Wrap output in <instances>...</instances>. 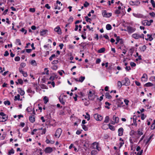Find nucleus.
<instances>
[{"label":"nucleus","instance_id":"obj_1","mask_svg":"<svg viewBox=\"0 0 155 155\" xmlns=\"http://www.w3.org/2000/svg\"><path fill=\"white\" fill-rule=\"evenodd\" d=\"M88 98L90 100H94L95 98V95L94 91L90 90L88 94Z\"/></svg>","mask_w":155,"mask_h":155},{"label":"nucleus","instance_id":"obj_2","mask_svg":"<svg viewBox=\"0 0 155 155\" xmlns=\"http://www.w3.org/2000/svg\"><path fill=\"white\" fill-rule=\"evenodd\" d=\"M62 132V130L61 128H58V129L55 133V134L54 135L55 137L56 138H58L60 137Z\"/></svg>","mask_w":155,"mask_h":155},{"label":"nucleus","instance_id":"obj_3","mask_svg":"<svg viewBox=\"0 0 155 155\" xmlns=\"http://www.w3.org/2000/svg\"><path fill=\"white\" fill-rule=\"evenodd\" d=\"M92 147L93 149H96L98 151H100L101 150V148L99 146L98 143L95 142L92 144Z\"/></svg>","mask_w":155,"mask_h":155},{"label":"nucleus","instance_id":"obj_4","mask_svg":"<svg viewBox=\"0 0 155 155\" xmlns=\"http://www.w3.org/2000/svg\"><path fill=\"white\" fill-rule=\"evenodd\" d=\"M0 115L2 116V117H0V119H2L1 120L2 122L6 121L7 119V116L3 112H2L0 113Z\"/></svg>","mask_w":155,"mask_h":155},{"label":"nucleus","instance_id":"obj_5","mask_svg":"<svg viewBox=\"0 0 155 155\" xmlns=\"http://www.w3.org/2000/svg\"><path fill=\"white\" fill-rule=\"evenodd\" d=\"M143 129H139L137 130L136 133L137 136L136 137L139 138L140 136L143 134Z\"/></svg>","mask_w":155,"mask_h":155},{"label":"nucleus","instance_id":"obj_6","mask_svg":"<svg viewBox=\"0 0 155 155\" xmlns=\"http://www.w3.org/2000/svg\"><path fill=\"white\" fill-rule=\"evenodd\" d=\"M102 15L104 17H110L111 16L112 14L110 13H107L106 10H104L102 12Z\"/></svg>","mask_w":155,"mask_h":155},{"label":"nucleus","instance_id":"obj_7","mask_svg":"<svg viewBox=\"0 0 155 155\" xmlns=\"http://www.w3.org/2000/svg\"><path fill=\"white\" fill-rule=\"evenodd\" d=\"M94 117L95 119L97 120L101 121L103 119L102 116L97 114H94Z\"/></svg>","mask_w":155,"mask_h":155},{"label":"nucleus","instance_id":"obj_8","mask_svg":"<svg viewBox=\"0 0 155 155\" xmlns=\"http://www.w3.org/2000/svg\"><path fill=\"white\" fill-rule=\"evenodd\" d=\"M122 82L123 83V85L127 86L130 84L129 79L127 78H124V80L122 81Z\"/></svg>","mask_w":155,"mask_h":155},{"label":"nucleus","instance_id":"obj_9","mask_svg":"<svg viewBox=\"0 0 155 155\" xmlns=\"http://www.w3.org/2000/svg\"><path fill=\"white\" fill-rule=\"evenodd\" d=\"M53 151V148L50 147H46L45 150V151L46 153H50Z\"/></svg>","mask_w":155,"mask_h":155},{"label":"nucleus","instance_id":"obj_10","mask_svg":"<svg viewBox=\"0 0 155 155\" xmlns=\"http://www.w3.org/2000/svg\"><path fill=\"white\" fill-rule=\"evenodd\" d=\"M117 107H121L123 106V104L124 103L123 101H121V100L120 99H117Z\"/></svg>","mask_w":155,"mask_h":155},{"label":"nucleus","instance_id":"obj_11","mask_svg":"<svg viewBox=\"0 0 155 155\" xmlns=\"http://www.w3.org/2000/svg\"><path fill=\"white\" fill-rule=\"evenodd\" d=\"M130 4L131 5H138L140 4L139 1H136L134 2L131 1L130 2Z\"/></svg>","mask_w":155,"mask_h":155},{"label":"nucleus","instance_id":"obj_12","mask_svg":"<svg viewBox=\"0 0 155 155\" xmlns=\"http://www.w3.org/2000/svg\"><path fill=\"white\" fill-rule=\"evenodd\" d=\"M54 31L57 32L59 35H61V29L59 26H57L54 29Z\"/></svg>","mask_w":155,"mask_h":155},{"label":"nucleus","instance_id":"obj_13","mask_svg":"<svg viewBox=\"0 0 155 155\" xmlns=\"http://www.w3.org/2000/svg\"><path fill=\"white\" fill-rule=\"evenodd\" d=\"M154 135L153 134H152L146 140H144V141L145 142V145H147L151 141V139Z\"/></svg>","mask_w":155,"mask_h":155},{"label":"nucleus","instance_id":"obj_14","mask_svg":"<svg viewBox=\"0 0 155 155\" xmlns=\"http://www.w3.org/2000/svg\"><path fill=\"white\" fill-rule=\"evenodd\" d=\"M127 30L129 32L132 33L136 30V29L133 28L131 26H128L127 28Z\"/></svg>","mask_w":155,"mask_h":155},{"label":"nucleus","instance_id":"obj_15","mask_svg":"<svg viewBox=\"0 0 155 155\" xmlns=\"http://www.w3.org/2000/svg\"><path fill=\"white\" fill-rule=\"evenodd\" d=\"M124 129L122 127H120L118 130V135L119 136H122L123 135Z\"/></svg>","mask_w":155,"mask_h":155},{"label":"nucleus","instance_id":"obj_16","mask_svg":"<svg viewBox=\"0 0 155 155\" xmlns=\"http://www.w3.org/2000/svg\"><path fill=\"white\" fill-rule=\"evenodd\" d=\"M147 79V76L146 74H144L142 78L141 81H146Z\"/></svg>","mask_w":155,"mask_h":155},{"label":"nucleus","instance_id":"obj_17","mask_svg":"<svg viewBox=\"0 0 155 155\" xmlns=\"http://www.w3.org/2000/svg\"><path fill=\"white\" fill-rule=\"evenodd\" d=\"M29 120L31 122L34 123L35 121V116L32 115L29 116Z\"/></svg>","mask_w":155,"mask_h":155},{"label":"nucleus","instance_id":"obj_18","mask_svg":"<svg viewBox=\"0 0 155 155\" xmlns=\"http://www.w3.org/2000/svg\"><path fill=\"white\" fill-rule=\"evenodd\" d=\"M18 93L21 96H23L25 94L24 91L21 88H18Z\"/></svg>","mask_w":155,"mask_h":155},{"label":"nucleus","instance_id":"obj_19","mask_svg":"<svg viewBox=\"0 0 155 155\" xmlns=\"http://www.w3.org/2000/svg\"><path fill=\"white\" fill-rule=\"evenodd\" d=\"M59 100L60 102L63 105L65 104V101L64 100V98L63 97L60 96L59 97Z\"/></svg>","mask_w":155,"mask_h":155},{"label":"nucleus","instance_id":"obj_20","mask_svg":"<svg viewBox=\"0 0 155 155\" xmlns=\"http://www.w3.org/2000/svg\"><path fill=\"white\" fill-rule=\"evenodd\" d=\"M132 37L136 39H138L140 38L139 35L137 33H134L132 35Z\"/></svg>","mask_w":155,"mask_h":155},{"label":"nucleus","instance_id":"obj_21","mask_svg":"<svg viewBox=\"0 0 155 155\" xmlns=\"http://www.w3.org/2000/svg\"><path fill=\"white\" fill-rule=\"evenodd\" d=\"M136 132L134 131V130H132L130 132V136H131L132 137H134V136L136 137Z\"/></svg>","mask_w":155,"mask_h":155},{"label":"nucleus","instance_id":"obj_22","mask_svg":"<svg viewBox=\"0 0 155 155\" xmlns=\"http://www.w3.org/2000/svg\"><path fill=\"white\" fill-rule=\"evenodd\" d=\"M147 36L148 37V38H145V39L147 40H149L150 41H151L153 40V38L151 36V35L149 34H147Z\"/></svg>","mask_w":155,"mask_h":155},{"label":"nucleus","instance_id":"obj_23","mask_svg":"<svg viewBox=\"0 0 155 155\" xmlns=\"http://www.w3.org/2000/svg\"><path fill=\"white\" fill-rule=\"evenodd\" d=\"M105 51V48H102L98 50L97 52L98 53H101L104 52Z\"/></svg>","mask_w":155,"mask_h":155},{"label":"nucleus","instance_id":"obj_24","mask_svg":"<svg viewBox=\"0 0 155 155\" xmlns=\"http://www.w3.org/2000/svg\"><path fill=\"white\" fill-rule=\"evenodd\" d=\"M87 115H83V116H84V118L86 119H87V120L88 121L90 120V116L89 114H88L87 113H86Z\"/></svg>","mask_w":155,"mask_h":155},{"label":"nucleus","instance_id":"obj_25","mask_svg":"<svg viewBox=\"0 0 155 155\" xmlns=\"http://www.w3.org/2000/svg\"><path fill=\"white\" fill-rule=\"evenodd\" d=\"M48 98L47 97L45 96L44 97L43 100L44 101V103L45 104H46L47 103L48 101Z\"/></svg>","mask_w":155,"mask_h":155},{"label":"nucleus","instance_id":"obj_26","mask_svg":"<svg viewBox=\"0 0 155 155\" xmlns=\"http://www.w3.org/2000/svg\"><path fill=\"white\" fill-rule=\"evenodd\" d=\"M85 78V77H84L81 76L79 78L78 81L81 82H82L84 80Z\"/></svg>","mask_w":155,"mask_h":155},{"label":"nucleus","instance_id":"obj_27","mask_svg":"<svg viewBox=\"0 0 155 155\" xmlns=\"http://www.w3.org/2000/svg\"><path fill=\"white\" fill-rule=\"evenodd\" d=\"M114 120L115 121L116 123H118L119 122V118L118 117H113Z\"/></svg>","mask_w":155,"mask_h":155},{"label":"nucleus","instance_id":"obj_28","mask_svg":"<svg viewBox=\"0 0 155 155\" xmlns=\"http://www.w3.org/2000/svg\"><path fill=\"white\" fill-rule=\"evenodd\" d=\"M20 96L19 94H18L17 96H15L14 100L16 101L17 100H19L20 99Z\"/></svg>","mask_w":155,"mask_h":155},{"label":"nucleus","instance_id":"obj_29","mask_svg":"<svg viewBox=\"0 0 155 155\" xmlns=\"http://www.w3.org/2000/svg\"><path fill=\"white\" fill-rule=\"evenodd\" d=\"M109 118L108 116H107L105 117L104 121V122L105 123H107L109 121Z\"/></svg>","mask_w":155,"mask_h":155},{"label":"nucleus","instance_id":"obj_30","mask_svg":"<svg viewBox=\"0 0 155 155\" xmlns=\"http://www.w3.org/2000/svg\"><path fill=\"white\" fill-rule=\"evenodd\" d=\"M106 28L107 30H110L111 29L112 27L110 24H107L106 26Z\"/></svg>","mask_w":155,"mask_h":155},{"label":"nucleus","instance_id":"obj_31","mask_svg":"<svg viewBox=\"0 0 155 155\" xmlns=\"http://www.w3.org/2000/svg\"><path fill=\"white\" fill-rule=\"evenodd\" d=\"M145 85L146 87H148L153 86V84L150 82H148Z\"/></svg>","mask_w":155,"mask_h":155},{"label":"nucleus","instance_id":"obj_32","mask_svg":"<svg viewBox=\"0 0 155 155\" xmlns=\"http://www.w3.org/2000/svg\"><path fill=\"white\" fill-rule=\"evenodd\" d=\"M105 96L107 98L111 99L112 98V96L110 95L109 93H107Z\"/></svg>","mask_w":155,"mask_h":155},{"label":"nucleus","instance_id":"obj_33","mask_svg":"<svg viewBox=\"0 0 155 155\" xmlns=\"http://www.w3.org/2000/svg\"><path fill=\"white\" fill-rule=\"evenodd\" d=\"M15 44H18L19 45H21V42L20 40L19 39H17L16 40Z\"/></svg>","mask_w":155,"mask_h":155},{"label":"nucleus","instance_id":"obj_34","mask_svg":"<svg viewBox=\"0 0 155 155\" xmlns=\"http://www.w3.org/2000/svg\"><path fill=\"white\" fill-rule=\"evenodd\" d=\"M47 31V30H44L41 31L40 32L41 35L42 36L46 34Z\"/></svg>","mask_w":155,"mask_h":155},{"label":"nucleus","instance_id":"obj_35","mask_svg":"<svg viewBox=\"0 0 155 155\" xmlns=\"http://www.w3.org/2000/svg\"><path fill=\"white\" fill-rule=\"evenodd\" d=\"M27 92L28 93H32L34 94L35 92L34 91H32L31 88H28L27 90Z\"/></svg>","mask_w":155,"mask_h":155},{"label":"nucleus","instance_id":"obj_36","mask_svg":"<svg viewBox=\"0 0 155 155\" xmlns=\"http://www.w3.org/2000/svg\"><path fill=\"white\" fill-rule=\"evenodd\" d=\"M97 153V152L96 150H93L91 152V155H95Z\"/></svg>","mask_w":155,"mask_h":155},{"label":"nucleus","instance_id":"obj_37","mask_svg":"<svg viewBox=\"0 0 155 155\" xmlns=\"http://www.w3.org/2000/svg\"><path fill=\"white\" fill-rule=\"evenodd\" d=\"M85 18L87 21H89L90 22V23H91V19L90 18H89L87 16H86L85 17Z\"/></svg>","mask_w":155,"mask_h":155},{"label":"nucleus","instance_id":"obj_38","mask_svg":"<svg viewBox=\"0 0 155 155\" xmlns=\"http://www.w3.org/2000/svg\"><path fill=\"white\" fill-rule=\"evenodd\" d=\"M31 64L33 65H35L36 66L37 65V63L35 60H33L31 61Z\"/></svg>","mask_w":155,"mask_h":155},{"label":"nucleus","instance_id":"obj_39","mask_svg":"<svg viewBox=\"0 0 155 155\" xmlns=\"http://www.w3.org/2000/svg\"><path fill=\"white\" fill-rule=\"evenodd\" d=\"M14 153V151L13 149L10 150L8 152V155H10L12 154H13Z\"/></svg>","mask_w":155,"mask_h":155},{"label":"nucleus","instance_id":"obj_40","mask_svg":"<svg viewBox=\"0 0 155 155\" xmlns=\"http://www.w3.org/2000/svg\"><path fill=\"white\" fill-rule=\"evenodd\" d=\"M146 49V45H144L142 46V47L140 48V49L141 51H144Z\"/></svg>","mask_w":155,"mask_h":155},{"label":"nucleus","instance_id":"obj_41","mask_svg":"<svg viewBox=\"0 0 155 155\" xmlns=\"http://www.w3.org/2000/svg\"><path fill=\"white\" fill-rule=\"evenodd\" d=\"M82 128L85 130L87 131L88 130V128L84 124L82 125Z\"/></svg>","mask_w":155,"mask_h":155},{"label":"nucleus","instance_id":"obj_42","mask_svg":"<svg viewBox=\"0 0 155 155\" xmlns=\"http://www.w3.org/2000/svg\"><path fill=\"white\" fill-rule=\"evenodd\" d=\"M4 104L5 105H9L10 104V101H5L4 102Z\"/></svg>","mask_w":155,"mask_h":155},{"label":"nucleus","instance_id":"obj_43","mask_svg":"<svg viewBox=\"0 0 155 155\" xmlns=\"http://www.w3.org/2000/svg\"><path fill=\"white\" fill-rule=\"evenodd\" d=\"M89 5V3L86 1L84 3V6L85 7H87Z\"/></svg>","mask_w":155,"mask_h":155},{"label":"nucleus","instance_id":"obj_44","mask_svg":"<svg viewBox=\"0 0 155 155\" xmlns=\"http://www.w3.org/2000/svg\"><path fill=\"white\" fill-rule=\"evenodd\" d=\"M117 85L120 88L122 85L121 82L120 81H118L117 82Z\"/></svg>","mask_w":155,"mask_h":155},{"label":"nucleus","instance_id":"obj_45","mask_svg":"<svg viewBox=\"0 0 155 155\" xmlns=\"http://www.w3.org/2000/svg\"><path fill=\"white\" fill-rule=\"evenodd\" d=\"M109 129H110L111 130H115V128L114 126L112 125H109Z\"/></svg>","mask_w":155,"mask_h":155},{"label":"nucleus","instance_id":"obj_46","mask_svg":"<svg viewBox=\"0 0 155 155\" xmlns=\"http://www.w3.org/2000/svg\"><path fill=\"white\" fill-rule=\"evenodd\" d=\"M41 87L42 89H45L47 88L46 86L44 84H41Z\"/></svg>","mask_w":155,"mask_h":155},{"label":"nucleus","instance_id":"obj_47","mask_svg":"<svg viewBox=\"0 0 155 155\" xmlns=\"http://www.w3.org/2000/svg\"><path fill=\"white\" fill-rule=\"evenodd\" d=\"M150 2L153 7V8H155V3L154 1L153 0H151Z\"/></svg>","mask_w":155,"mask_h":155},{"label":"nucleus","instance_id":"obj_48","mask_svg":"<svg viewBox=\"0 0 155 155\" xmlns=\"http://www.w3.org/2000/svg\"><path fill=\"white\" fill-rule=\"evenodd\" d=\"M130 64L131 66L132 67H135L136 66V64L134 62H131Z\"/></svg>","mask_w":155,"mask_h":155},{"label":"nucleus","instance_id":"obj_49","mask_svg":"<svg viewBox=\"0 0 155 155\" xmlns=\"http://www.w3.org/2000/svg\"><path fill=\"white\" fill-rule=\"evenodd\" d=\"M105 104L107 105L108 106H106V108H107V109H109L110 108V107H108V106H110V103H109L108 102H106L105 103Z\"/></svg>","mask_w":155,"mask_h":155},{"label":"nucleus","instance_id":"obj_50","mask_svg":"<svg viewBox=\"0 0 155 155\" xmlns=\"http://www.w3.org/2000/svg\"><path fill=\"white\" fill-rule=\"evenodd\" d=\"M20 57L17 56L15 58V60L16 61H20Z\"/></svg>","mask_w":155,"mask_h":155},{"label":"nucleus","instance_id":"obj_51","mask_svg":"<svg viewBox=\"0 0 155 155\" xmlns=\"http://www.w3.org/2000/svg\"><path fill=\"white\" fill-rule=\"evenodd\" d=\"M18 83L21 84H23V81L22 79H19L18 80Z\"/></svg>","mask_w":155,"mask_h":155},{"label":"nucleus","instance_id":"obj_52","mask_svg":"<svg viewBox=\"0 0 155 155\" xmlns=\"http://www.w3.org/2000/svg\"><path fill=\"white\" fill-rule=\"evenodd\" d=\"M41 130L42 129V133H41L42 134H45L46 131V129L45 128L42 129V128H41Z\"/></svg>","mask_w":155,"mask_h":155},{"label":"nucleus","instance_id":"obj_53","mask_svg":"<svg viewBox=\"0 0 155 155\" xmlns=\"http://www.w3.org/2000/svg\"><path fill=\"white\" fill-rule=\"evenodd\" d=\"M143 150H141L140 152H138L137 153L136 155H142L143 153Z\"/></svg>","mask_w":155,"mask_h":155},{"label":"nucleus","instance_id":"obj_54","mask_svg":"<svg viewBox=\"0 0 155 155\" xmlns=\"http://www.w3.org/2000/svg\"><path fill=\"white\" fill-rule=\"evenodd\" d=\"M73 17L71 16L69 18L68 20V21L70 22H72L73 21Z\"/></svg>","mask_w":155,"mask_h":155},{"label":"nucleus","instance_id":"obj_55","mask_svg":"<svg viewBox=\"0 0 155 155\" xmlns=\"http://www.w3.org/2000/svg\"><path fill=\"white\" fill-rule=\"evenodd\" d=\"M55 55L54 54H52L51 56L49 58V60L50 61H51L52 60L53 58L55 57Z\"/></svg>","mask_w":155,"mask_h":155},{"label":"nucleus","instance_id":"obj_56","mask_svg":"<svg viewBox=\"0 0 155 155\" xmlns=\"http://www.w3.org/2000/svg\"><path fill=\"white\" fill-rule=\"evenodd\" d=\"M29 11L32 12H35V9L34 8H31L29 9Z\"/></svg>","mask_w":155,"mask_h":155},{"label":"nucleus","instance_id":"obj_57","mask_svg":"<svg viewBox=\"0 0 155 155\" xmlns=\"http://www.w3.org/2000/svg\"><path fill=\"white\" fill-rule=\"evenodd\" d=\"M25 66H26V64L25 63H23V62L21 63L20 64V66L22 68H24V67H25Z\"/></svg>","mask_w":155,"mask_h":155},{"label":"nucleus","instance_id":"obj_58","mask_svg":"<svg viewBox=\"0 0 155 155\" xmlns=\"http://www.w3.org/2000/svg\"><path fill=\"white\" fill-rule=\"evenodd\" d=\"M137 119V118L135 117V116H134L133 117V120L134 122V123H136V120Z\"/></svg>","mask_w":155,"mask_h":155},{"label":"nucleus","instance_id":"obj_59","mask_svg":"<svg viewBox=\"0 0 155 155\" xmlns=\"http://www.w3.org/2000/svg\"><path fill=\"white\" fill-rule=\"evenodd\" d=\"M146 116L144 115V114H142L141 116V119L142 120H144V119L146 117Z\"/></svg>","mask_w":155,"mask_h":155},{"label":"nucleus","instance_id":"obj_60","mask_svg":"<svg viewBox=\"0 0 155 155\" xmlns=\"http://www.w3.org/2000/svg\"><path fill=\"white\" fill-rule=\"evenodd\" d=\"M124 101L126 105H128L129 101L128 100L125 99L124 100Z\"/></svg>","mask_w":155,"mask_h":155},{"label":"nucleus","instance_id":"obj_61","mask_svg":"<svg viewBox=\"0 0 155 155\" xmlns=\"http://www.w3.org/2000/svg\"><path fill=\"white\" fill-rule=\"evenodd\" d=\"M124 144V142H120L119 143L120 146L119 147V148L120 149L122 147L123 145Z\"/></svg>","mask_w":155,"mask_h":155},{"label":"nucleus","instance_id":"obj_62","mask_svg":"<svg viewBox=\"0 0 155 155\" xmlns=\"http://www.w3.org/2000/svg\"><path fill=\"white\" fill-rule=\"evenodd\" d=\"M22 74H23V76L24 77H27L28 75L27 73L25 72H24Z\"/></svg>","mask_w":155,"mask_h":155},{"label":"nucleus","instance_id":"obj_63","mask_svg":"<svg viewBox=\"0 0 155 155\" xmlns=\"http://www.w3.org/2000/svg\"><path fill=\"white\" fill-rule=\"evenodd\" d=\"M9 55V53L8 51H5V54H4V56H7Z\"/></svg>","mask_w":155,"mask_h":155},{"label":"nucleus","instance_id":"obj_64","mask_svg":"<svg viewBox=\"0 0 155 155\" xmlns=\"http://www.w3.org/2000/svg\"><path fill=\"white\" fill-rule=\"evenodd\" d=\"M115 13L116 14H120V10H118V9L116 10L115 11Z\"/></svg>","mask_w":155,"mask_h":155}]
</instances>
